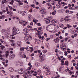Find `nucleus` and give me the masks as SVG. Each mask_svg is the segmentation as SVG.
Returning <instances> with one entry per match:
<instances>
[{"label": "nucleus", "instance_id": "nucleus-3", "mask_svg": "<svg viewBox=\"0 0 78 78\" xmlns=\"http://www.w3.org/2000/svg\"><path fill=\"white\" fill-rule=\"evenodd\" d=\"M39 11L41 14H45L47 12L45 9H43L42 8H40L39 9Z\"/></svg>", "mask_w": 78, "mask_h": 78}, {"label": "nucleus", "instance_id": "nucleus-56", "mask_svg": "<svg viewBox=\"0 0 78 78\" xmlns=\"http://www.w3.org/2000/svg\"><path fill=\"white\" fill-rule=\"evenodd\" d=\"M30 25H31L32 26H33V22H31L30 23Z\"/></svg>", "mask_w": 78, "mask_h": 78}, {"label": "nucleus", "instance_id": "nucleus-24", "mask_svg": "<svg viewBox=\"0 0 78 78\" xmlns=\"http://www.w3.org/2000/svg\"><path fill=\"white\" fill-rule=\"evenodd\" d=\"M9 70L10 72H13L14 69L12 68H9Z\"/></svg>", "mask_w": 78, "mask_h": 78}, {"label": "nucleus", "instance_id": "nucleus-8", "mask_svg": "<svg viewBox=\"0 0 78 78\" xmlns=\"http://www.w3.org/2000/svg\"><path fill=\"white\" fill-rule=\"evenodd\" d=\"M8 8H9V11H12V7L10 6L9 5H8V6L6 7V11H8Z\"/></svg>", "mask_w": 78, "mask_h": 78}, {"label": "nucleus", "instance_id": "nucleus-49", "mask_svg": "<svg viewBox=\"0 0 78 78\" xmlns=\"http://www.w3.org/2000/svg\"><path fill=\"white\" fill-rule=\"evenodd\" d=\"M11 45L12 46H13V47H15V46H16V45H15V44L14 43H12L11 44Z\"/></svg>", "mask_w": 78, "mask_h": 78}, {"label": "nucleus", "instance_id": "nucleus-62", "mask_svg": "<svg viewBox=\"0 0 78 78\" xmlns=\"http://www.w3.org/2000/svg\"><path fill=\"white\" fill-rule=\"evenodd\" d=\"M2 12H6V10H2Z\"/></svg>", "mask_w": 78, "mask_h": 78}, {"label": "nucleus", "instance_id": "nucleus-35", "mask_svg": "<svg viewBox=\"0 0 78 78\" xmlns=\"http://www.w3.org/2000/svg\"><path fill=\"white\" fill-rule=\"evenodd\" d=\"M30 48L31 49V50H30V51H31V52H32V51H34V50L33 49V48L30 47Z\"/></svg>", "mask_w": 78, "mask_h": 78}, {"label": "nucleus", "instance_id": "nucleus-10", "mask_svg": "<svg viewBox=\"0 0 78 78\" xmlns=\"http://www.w3.org/2000/svg\"><path fill=\"white\" fill-rule=\"evenodd\" d=\"M60 40L58 37L57 38L53 40V41L55 43H58L59 42Z\"/></svg>", "mask_w": 78, "mask_h": 78}, {"label": "nucleus", "instance_id": "nucleus-14", "mask_svg": "<svg viewBox=\"0 0 78 78\" xmlns=\"http://www.w3.org/2000/svg\"><path fill=\"white\" fill-rule=\"evenodd\" d=\"M45 60V58H44V55H42V56H41L40 59V62H42V61H44Z\"/></svg>", "mask_w": 78, "mask_h": 78}, {"label": "nucleus", "instance_id": "nucleus-15", "mask_svg": "<svg viewBox=\"0 0 78 78\" xmlns=\"http://www.w3.org/2000/svg\"><path fill=\"white\" fill-rule=\"evenodd\" d=\"M57 21L55 20H51V22L52 23V24H55V23H57Z\"/></svg>", "mask_w": 78, "mask_h": 78}, {"label": "nucleus", "instance_id": "nucleus-45", "mask_svg": "<svg viewBox=\"0 0 78 78\" xmlns=\"http://www.w3.org/2000/svg\"><path fill=\"white\" fill-rule=\"evenodd\" d=\"M23 76H24V78H28V77H27V76H26V74L23 75Z\"/></svg>", "mask_w": 78, "mask_h": 78}, {"label": "nucleus", "instance_id": "nucleus-19", "mask_svg": "<svg viewBox=\"0 0 78 78\" xmlns=\"http://www.w3.org/2000/svg\"><path fill=\"white\" fill-rule=\"evenodd\" d=\"M28 65L29 66H30V67H29L27 69V70H31V67H32V65H31V63L30 62L29 63Z\"/></svg>", "mask_w": 78, "mask_h": 78}, {"label": "nucleus", "instance_id": "nucleus-21", "mask_svg": "<svg viewBox=\"0 0 78 78\" xmlns=\"http://www.w3.org/2000/svg\"><path fill=\"white\" fill-rule=\"evenodd\" d=\"M22 16H25V15L27 14V13L26 12H25V11H23V13H22Z\"/></svg>", "mask_w": 78, "mask_h": 78}, {"label": "nucleus", "instance_id": "nucleus-54", "mask_svg": "<svg viewBox=\"0 0 78 78\" xmlns=\"http://www.w3.org/2000/svg\"><path fill=\"white\" fill-rule=\"evenodd\" d=\"M23 5V2H21L20 3H19V6H20V5Z\"/></svg>", "mask_w": 78, "mask_h": 78}, {"label": "nucleus", "instance_id": "nucleus-26", "mask_svg": "<svg viewBox=\"0 0 78 78\" xmlns=\"http://www.w3.org/2000/svg\"><path fill=\"white\" fill-rule=\"evenodd\" d=\"M0 47L1 48L2 50H3V49L5 48V46H3L2 45L0 46Z\"/></svg>", "mask_w": 78, "mask_h": 78}, {"label": "nucleus", "instance_id": "nucleus-61", "mask_svg": "<svg viewBox=\"0 0 78 78\" xmlns=\"http://www.w3.org/2000/svg\"><path fill=\"white\" fill-rule=\"evenodd\" d=\"M37 53H41V50H38L37 51Z\"/></svg>", "mask_w": 78, "mask_h": 78}, {"label": "nucleus", "instance_id": "nucleus-9", "mask_svg": "<svg viewBox=\"0 0 78 78\" xmlns=\"http://www.w3.org/2000/svg\"><path fill=\"white\" fill-rule=\"evenodd\" d=\"M61 48H62L63 49V50H66V44H61Z\"/></svg>", "mask_w": 78, "mask_h": 78}, {"label": "nucleus", "instance_id": "nucleus-22", "mask_svg": "<svg viewBox=\"0 0 78 78\" xmlns=\"http://www.w3.org/2000/svg\"><path fill=\"white\" fill-rule=\"evenodd\" d=\"M65 65H66L67 66H69V61H66L65 63Z\"/></svg>", "mask_w": 78, "mask_h": 78}, {"label": "nucleus", "instance_id": "nucleus-36", "mask_svg": "<svg viewBox=\"0 0 78 78\" xmlns=\"http://www.w3.org/2000/svg\"><path fill=\"white\" fill-rule=\"evenodd\" d=\"M46 74L47 75H50V72H47Z\"/></svg>", "mask_w": 78, "mask_h": 78}, {"label": "nucleus", "instance_id": "nucleus-31", "mask_svg": "<svg viewBox=\"0 0 78 78\" xmlns=\"http://www.w3.org/2000/svg\"><path fill=\"white\" fill-rule=\"evenodd\" d=\"M26 55H24L23 56V58H26L27 59H29V57H26Z\"/></svg>", "mask_w": 78, "mask_h": 78}, {"label": "nucleus", "instance_id": "nucleus-46", "mask_svg": "<svg viewBox=\"0 0 78 78\" xmlns=\"http://www.w3.org/2000/svg\"><path fill=\"white\" fill-rule=\"evenodd\" d=\"M10 30V28H8L7 29V32H9V30Z\"/></svg>", "mask_w": 78, "mask_h": 78}, {"label": "nucleus", "instance_id": "nucleus-5", "mask_svg": "<svg viewBox=\"0 0 78 78\" xmlns=\"http://www.w3.org/2000/svg\"><path fill=\"white\" fill-rule=\"evenodd\" d=\"M52 19H53L52 16L49 17L47 18L46 20V23L48 24V23H50V22H51V20H52Z\"/></svg>", "mask_w": 78, "mask_h": 78}, {"label": "nucleus", "instance_id": "nucleus-57", "mask_svg": "<svg viewBox=\"0 0 78 78\" xmlns=\"http://www.w3.org/2000/svg\"><path fill=\"white\" fill-rule=\"evenodd\" d=\"M50 39V38H47L46 39V41H48V40H49Z\"/></svg>", "mask_w": 78, "mask_h": 78}, {"label": "nucleus", "instance_id": "nucleus-28", "mask_svg": "<svg viewBox=\"0 0 78 78\" xmlns=\"http://www.w3.org/2000/svg\"><path fill=\"white\" fill-rule=\"evenodd\" d=\"M14 0H12L11 2H9V3L10 5H13V3H14Z\"/></svg>", "mask_w": 78, "mask_h": 78}, {"label": "nucleus", "instance_id": "nucleus-11", "mask_svg": "<svg viewBox=\"0 0 78 78\" xmlns=\"http://www.w3.org/2000/svg\"><path fill=\"white\" fill-rule=\"evenodd\" d=\"M16 55L14 54H12L9 55V58L10 59H13Z\"/></svg>", "mask_w": 78, "mask_h": 78}, {"label": "nucleus", "instance_id": "nucleus-32", "mask_svg": "<svg viewBox=\"0 0 78 78\" xmlns=\"http://www.w3.org/2000/svg\"><path fill=\"white\" fill-rule=\"evenodd\" d=\"M42 52L43 53H46L47 52V50L45 49L43 51H42Z\"/></svg>", "mask_w": 78, "mask_h": 78}, {"label": "nucleus", "instance_id": "nucleus-16", "mask_svg": "<svg viewBox=\"0 0 78 78\" xmlns=\"http://www.w3.org/2000/svg\"><path fill=\"white\" fill-rule=\"evenodd\" d=\"M28 19L29 21H31L33 19V17H32V16L31 15H29L28 17Z\"/></svg>", "mask_w": 78, "mask_h": 78}, {"label": "nucleus", "instance_id": "nucleus-6", "mask_svg": "<svg viewBox=\"0 0 78 78\" xmlns=\"http://www.w3.org/2000/svg\"><path fill=\"white\" fill-rule=\"evenodd\" d=\"M38 33V37H39V39H41V36L40 35V33L41 34H42L43 33V30H41V31H39L37 30Z\"/></svg>", "mask_w": 78, "mask_h": 78}, {"label": "nucleus", "instance_id": "nucleus-40", "mask_svg": "<svg viewBox=\"0 0 78 78\" xmlns=\"http://www.w3.org/2000/svg\"><path fill=\"white\" fill-rule=\"evenodd\" d=\"M37 26H39L40 27L41 26V23H37Z\"/></svg>", "mask_w": 78, "mask_h": 78}, {"label": "nucleus", "instance_id": "nucleus-34", "mask_svg": "<svg viewBox=\"0 0 78 78\" xmlns=\"http://www.w3.org/2000/svg\"><path fill=\"white\" fill-rule=\"evenodd\" d=\"M68 72L69 73V74L70 75H72V71L71 70H69L68 71Z\"/></svg>", "mask_w": 78, "mask_h": 78}, {"label": "nucleus", "instance_id": "nucleus-2", "mask_svg": "<svg viewBox=\"0 0 78 78\" xmlns=\"http://www.w3.org/2000/svg\"><path fill=\"white\" fill-rule=\"evenodd\" d=\"M28 33V31H26V33H24V35H25V36L24 37V40L26 41H28V40L29 39V38H30L29 35L27 34Z\"/></svg>", "mask_w": 78, "mask_h": 78}, {"label": "nucleus", "instance_id": "nucleus-43", "mask_svg": "<svg viewBox=\"0 0 78 78\" xmlns=\"http://www.w3.org/2000/svg\"><path fill=\"white\" fill-rule=\"evenodd\" d=\"M65 53V56H67V55L68 54V53H67V52L66 51H65L64 52Z\"/></svg>", "mask_w": 78, "mask_h": 78}, {"label": "nucleus", "instance_id": "nucleus-44", "mask_svg": "<svg viewBox=\"0 0 78 78\" xmlns=\"http://www.w3.org/2000/svg\"><path fill=\"white\" fill-rule=\"evenodd\" d=\"M27 28H32V27L31 26H27Z\"/></svg>", "mask_w": 78, "mask_h": 78}, {"label": "nucleus", "instance_id": "nucleus-63", "mask_svg": "<svg viewBox=\"0 0 78 78\" xmlns=\"http://www.w3.org/2000/svg\"><path fill=\"white\" fill-rule=\"evenodd\" d=\"M61 62H62V63L63 64H64V60H61Z\"/></svg>", "mask_w": 78, "mask_h": 78}, {"label": "nucleus", "instance_id": "nucleus-30", "mask_svg": "<svg viewBox=\"0 0 78 78\" xmlns=\"http://www.w3.org/2000/svg\"><path fill=\"white\" fill-rule=\"evenodd\" d=\"M20 51H24V48L23 47H21L20 48Z\"/></svg>", "mask_w": 78, "mask_h": 78}, {"label": "nucleus", "instance_id": "nucleus-18", "mask_svg": "<svg viewBox=\"0 0 78 78\" xmlns=\"http://www.w3.org/2000/svg\"><path fill=\"white\" fill-rule=\"evenodd\" d=\"M17 44L18 45V47H20L22 46V42H18Z\"/></svg>", "mask_w": 78, "mask_h": 78}, {"label": "nucleus", "instance_id": "nucleus-25", "mask_svg": "<svg viewBox=\"0 0 78 78\" xmlns=\"http://www.w3.org/2000/svg\"><path fill=\"white\" fill-rule=\"evenodd\" d=\"M56 10H54V11L53 12H52V14L53 15V16H55V14H56Z\"/></svg>", "mask_w": 78, "mask_h": 78}, {"label": "nucleus", "instance_id": "nucleus-51", "mask_svg": "<svg viewBox=\"0 0 78 78\" xmlns=\"http://www.w3.org/2000/svg\"><path fill=\"white\" fill-rule=\"evenodd\" d=\"M10 16H12V12L10 11Z\"/></svg>", "mask_w": 78, "mask_h": 78}, {"label": "nucleus", "instance_id": "nucleus-60", "mask_svg": "<svg viewBox=\"0 0 78 78\" xmlns=\"http://www.w3.org/2000/svg\"><path fill=\"white\" fill-rule=\"evenodd\" d=\"M55 51L56 53H58V49H56L55 50Z\"/></svg>", "mask_w": 78, "mask_h": 78}, {"label": "nucleus", "instance_id": "nucleus-37", "mask_svg": "<svg viewBox=\"0 0 78 78\" xmlns=\"http://www.w3.org/2000/svg\"><path fill=\"white\" fill-rule=\"evenodd\" d=\"M67 27L68 28H71L72 27V26H70L69 24H67Z\"/></svg>", "mask_w": 78, "mask_h": 78}, {"label": "nucleus", "instance_id": "nucleus-53", "mask_svg": "<svg viewBox=\"0 0 78 78\" xmlns=\"http://www.w3.org/2000/svg\"><path fill=\"white\" fill-rule=\"evenodd\" d=\"M70 20V19H67L66 20H65V22H68V21H69Z\"/></svg>", "mask_w": 78, "mask_h": 78}, {"label": "nucleus", "instance_id": "nucleus-1", "mask_svg": "<svg viewBox=\"0 0 78 78\" xmlns=\"http://www.w3.org/2000/svg\"><path fill=\"white\" fill-rule=\"evenodd\" d=\"M12 34H15V35H16V34H19V33H20V31H19V30L14 27L12 28Z\"/></svg>", "mask_w": 78, "mask_h": 78}, {"label": "nucleus", "instance_id": "nucleus-33", "mask_svg": "<svg viewBox=\"0 0 78 78\" xmlns=\"http://www.w3.org/2000/svg\"><path fill=\"white\" fill-rule=\"evenodd\" d=\"M34 74H33L34 76H36V75H37V72L35 71L34 72Z\"/></svg>", "mask_w": 78, "mask_h": 78}, {"label": "nucleus", "instance_id": "nucleus-38", "mask_svg": "<svg viewBox=\"0 0 78 78\" xmlns=\"http://www.w3.org/2000/svg\"><path fill=\"white\" fill-rule=\"evenodd\" d=\"M47 48H48L50 47V45H49V44L47 43Z\"/></svg>", "mask_w": 78, "mask_h": 78}, {"label": "nucleus", "instance_id": "nucleus-7", "mask_svg": "<svg viewBox=\"0 0 78 78\" xmlns=\"http://www.w3.org/2000/svg\"><path fill=\"white\" fill-rule=\"evenodd\" d=\"M18 72L20 74H23V73H25L24 72H23V69H22V68L19 69L18 70Z\"/></svg>", "mask_w": 78, "mask_h": 78}, {"label": "nucleus", "instance_id": "nucleus-29", "mask_svg": "<svg viewBox=\"0 0 78 78\" xmlns=\"http://www.w3.org/2000/svg\"><path fill=\"white\" fill-rule=\"evenodd\" d=\"M69 17H70V16H67L65 17V18L63 20H66L67 19H68V18Z\"/></svg>", "mask_w": 78, "mask_h": 78}, {"label": "nucleus", "instance_id": "nucleus-58", "mask_svg": "<svg viewBox=\"0 0 78 78\" xmlns=\"http://www.w3.org/2000/svg\"><path fill=\"white\" fill-rule=\"evenodd\" d=\"M38 30H42V27H38Z\"/></svg>", "mask_w": 78, "mask_h": 78}, {"label": "nucleus", "instance_id": "nucleus-41", "mask_svg": "<svg viewBox=\"0 0 78 78\" xmlns=\"http://www.w3.org/2000/svg\"><path fill=\"white\" fill-rule=\"evenodd\" d=\"M46 71L47 72H50V69H47Z\"/></svg>", "mask_w": 78, "mask_h": 78}, {"label": "nucleus", "instance_id": "nucleus-50", "mask_svg": "<svg viewBox=\"0 0 78 78\" xmlns=\"http://www.w3.org/2000/svg\"><path fill=\"white\" fill-rule=\"evenodd\" d=\"M64 39H62V40H61L60 41V42L61 43H62V42H64Z\"/></svg>", "mask_w": 78, "mask_h": 78}, {"label": "nucleus", "instance_id": "nucleus-48", "mask_svg": "<svg viewBox=\"0 0 78 78\" xmlns=\"http://www.w3.org/2000/svg\"><path fill=\"white\" fill-rule=\"evenodd\" d=\"M57 76L55 78H59L60 77V76H59V75H56Z\"/></svg>", "mask_w": 78, "mask_h": 78}, {"label": "nucleus", "instance_id": "nucleus-17", "mask_svg": "<svg viewBox=\"0 0 78 78\" xmlns=\"http://www.w3.org/2000/svg\"><path fill=\"white\" fill-rule=\"evenodd\" d=\"M5 56L6 57V58H8L9 56V51H7L5 52Z\"/></svg>", "mask_w": 78, "mask_h": 78}, {"label": "nucleus", "instance_id": "nucleus-64", "mask_svg": "<svg viewBox=\"0 0 78 78\" xmlns=\"http://www.w3.org/2000/svg\"><path fill=\"white\" fill-rule=\"evenodd\" d=\"M71 6H72V5L70 4H69L68 5V7H69V8L70 7H71Z\"/></svg>", "mask_w": 78, "mask_h": 78}, {"label": "nucleus", "instance_id": "nucleus-47", "mask_svg": "<svg viewBox=\"0 0 78 78\" xmlns=\"http://www.w3.org/2000/svg\"><path fill=\"white\" fill-rule=\"evenodd\" d=\"M68 39H69V38L66 37L65 39V41H67V40H68Z\"/></svg>", "mask_w": 78, "mask_h": 78}, {"label": "nucleus", "instance_id": "nucleus-23", "mask_svg": "<svg viewBox=\"0 0 78 78\" xmlns=\"http://www.w3.org/2000/svg\"><path fill=\"white\" fill-rule=\"evenodd\" d=\"M37 72L38 75H39V74H41V73H42V71H41V70L40 69H39V70H38L37 71Z\"/></svg>", "mask_w": 78, "mask_h": 78}, {"label": "nucleus", "instance_id": "nucleus-12", "mask_svg": "<svg viewBox=\"0 0 78 78\" xmlns=\"http://www.w3.org/2000/svg\"><path fill=\"white\" fill-rule=\"evenodd\" d=\"M5 36L7 39H9L11 37V35L8 33H6L5 34Z\"/></svg>", "mask_w": 78, "mask_h": 78}, {"label": "nucleus", "instance_id": "nucleus-55", "mask_svg": "<svg viewBox=\"0 0 78 78\" xmlns=\"http://www.w3.org/2000/svg\"><path fill=\"white\" fill-rule=\"evenodd\" d=\"M77 35H78V34H77V33L75 34H74V37H76V36H77Z\"/></svg>", "mask_w": 78, "mask_h": 78}, {"label": "nucleus", "instance_id": "nucleus-39", "mask_svg": "<svg viewBox=\"0 0 78 78\" xmlns=\"http://www.w3.org/2000/svg\"><path fill=\"white\" fill-rule=\"evenodd\" d=\"M35 65L36 66H37V67H38L39 66V64L37 62L35 64Z\"/></svg>", "mask_w": 78, "mask_h": 78}, {"label": "nucleus", "instance_id": "nucleus-52", "mask_svg": "<svg viewBox=\"0 0 78 78\" xmlns=\"http://www.w3.org/2000/svg\"><path fill=\"white\" fill-rule=\"evenodd\" d=\"M55 3V1H53L51 3V4L53 5H54V4Z\"/></svg>", "mask_w": 78, "mask_h": 78}, {"label": "nucleus", "instance_id": "nucleus-13", "mask_svg": "<svg viewBox=\"0 0 78 78\" xmlns=\"http://www.w3.org/2000/svg\"><path fill=\"white\" fill-rule=\"evenodd\" d=\"M24 55H25V53H24V52H22L20 53V56L21 58H23V56H24Z\"/></svg>", "mask_w": 78, "mask_h": 78}, {"label": "nucleus", "instance_id": "nucleus-42", "mask_svg": "<svg viewBox=\"0 0 78 78\" xmlns=\"http://www.w3.org/2000/svg\"><path fill=\"white\" fill-rule=\"evenodd\" d=\"M23 11H19L18 12V13L19 14H22V13H23Z\"/></svg>", "mask_w": 78, "mask_h": 78}, {"label": "nucleus", "instance_id": "nucleus-4", "mask_svg": "<svg viewBox=\"0 0 78 78\" xmlns=\"http://www.w3.org/2000/svg\"><path fill=\"white\" fill-rule=\"evenodd\" d=\"M19 23H21V25H23V26H24L25 27L26 25H28V23L25 21H20Z\"/></svg>", "mask_w": 78, "mask_h": 78}, {"label": "nucleus", "instance_id": "nucleus-59", "mask_svg": "<svg viewBox=\"0 0 78 78\" xmlns=\"http://www.w3.org/2000/svg\"><path fill=\"white\" fill-rule=\"evenodd\" d=\"M67 57L68 58H70L71 57V55H67Z\"/></svg>", "mask_w": 78, "mask_h": 78}, {"label": "nucleus", "instance_id": "nucleus-27", "mask_svg": "<svg viewBox=\"0 0 78 78\" xmlns=\"http://www.w3.org/2000/svg\"><path fill=\"white\" fill-rule=\"evenodd\" d=\"M19 65H20V66H23V63L22 62H19Z\"/></svg>", "mask_w": 78, "mask_h": 78}, {"label": "nucleus", "instance_id": "nucleus-20", "mask_svg": "<svg viewBox=\"0 0 78 78\" xmlns=\"http://www.w3.org/2000/svg\"><path fill=\"white\" fill-rule=\"evenodd\" d=\"M15 64L16 66H18L19 65V61H17L15 62Z\"/></svg>", "mask_w": 78, "mask_h": 78}]
</instances>
